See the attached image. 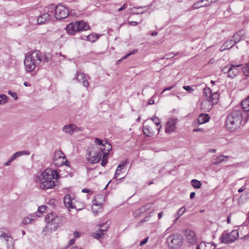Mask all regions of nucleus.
<instances>
[{
    "label": "nucleus",
    "instance_id": "obj_47",
    "mask_svg": "<svg viewBox=\"0 0 249 249\" xmlns=\"http://www.w3.org/2000/svg\"><path fill=\"white\" fill-rule=\"evenodd\" d=\"M175 87V85H172L171 86H169L167 88H166L165 89H163V90L162 91V92H161V94H163L165 91H167V90H171L172 89H173L174 87Z\"/></svg>",
    "mask_w": 249,
    "mask_h": 249
},
{
    "label": "nucleus",
    "instance_id": "obj_62",
    "mask_svg": "<svg viewBox=\"0 0 249 249\" xmlns=\"http://www.w3.org/2000/svg\"><path fill=\"white\" fill-rule=\"evenodd\" d=\"M143 133L145 135H147V136H150V135H149V134H148L147 133V132L148 131V128H146V127H144L143 128Z\"/></svg>",
    "mask_w": 249,
    "mask_h": 249
},
{
    "label": "nucleus",
    "instance_id": "obj_16",
    "mask_svg": "<svg viewBox=\"0 0 249 249\" xmlns=\"http://www.w3.org/2000/svg\"><path fill=\"white\" fill-rule=\"evenodd\" d=\"M76 126L74 124H70L69 125H65L63 127V131L66 133H69L71 135L75 132Z\"/></svg>",
    "mask_w": 249,
    "mask_h": 249
},
{
    "label": "nucleus",
    "instance_id": "obj_3",
    "mask_svg": "<svg viewBox=\"0 0 249 249\" xmlns=\"http://www.w3.org/2000/svg\"><path fill=\"white\" fill-rule=\"evenodd\" d=\"M45 220L46 225L44 230L52 232L55 231L58 227L64 224L66 222V218L63 215L51 213L46 215Z\"/></svg>",
    "mask_w": 249,
    "mask_h": 249
},
{
    "label": "nucleus",
    "instance_id": "obj_53",
    "mask_svg": "<svg viewBox=\"0 0 249 249\" xmlns=\"http://www.w3.org/2000/svg\"><path fill=\"white\" fill-rule=\"evenodd\" d=\"M127 4L126 3H124L121 7H120L118 10V11L120 12L122 11L124 9H125L127 8Z\"/></svg>",
    "mask_w": 249,
    "mask_h": 249
},
{
    "label": "nucleus",
    "instance_id": "obj_63",
    "mask_svg": "<svg viewBox=\"0 0 249 249\" xmlns=\"http://www.w3.org/2000/svg\"><path fill=\"white\" fill-rule=\"evenodd\" d=\"M146 211V209L144 207H143L140 209V210H139V213H144Z\"/></svg>",
    "mask_w": 249,
    "mask_h": 249
},
{
    "label": "nucleus",
    "instance_id": "obj_15",
    "mask_svg": "<svg viewBox=\"0 0 249 249\" xmlns=\"http://www.w3.org/2000/svg\"><path fill=\"white\" fill-rule=\"evenodd\" d=\"M245 35V32L243 30L238 31L232 36V40L234 44H237L241 40L244 39Z\"/></svg>",
    "mask_w": 249,
    "mask_h": 249
},
{
    "label": "nucleus",
    "instance_id": "obj_37",
    "mask_svg": "<svg viewBox=\"0 0 249 249\" xmlns=\"http://www.w3.org/2000/svg\"><path fill=\"white\" fill-rule=\"evenodd\" d=\"M243 72L246 76H249V62L247 63L245 67L242 68Z\"/></svg>",
    "mask_w": 249,
    "mask_h": 249
},
{
    "label": "nucleus",
    "instance_id": "obj_25",
    "mask_svg": "<svg viewBox=\"0 0 249 249\" xmlns=\"http://www.w3.org/2000/svg\"><path fill=\"white\" fill-rule=\"evenodd\" d=\"M217 0H199V1H198L197 2H196V3H195L193 4V5L192 6V9H196L197 8L203 7L204 6L203 5L202 3H203V2L205 1H210L209 2H215Z\"/></svg>",
    "mask_w": 249,
    "mask_h": 249
},
{
    "label": "nucleus",
    "instance_id": "obj_26",
    "mask_svg": "<svg viewBox=\"0 0 249 249\" xmlns=\"http://www.w3.org/2000/svg\"><path fill=\"white\" fill-rule=\"evenodd\" d=\"M197 119V122H199L201 124H203L209 121V116L207 114H201Z\"/></svg>",
    "mask_w": 249,
    "mask_h": 249
},
{
    "label": "nucleus",
    "instance_id": "obj_46",
    "mask_svg": "<svg viewBox=\"0 0 249 249\" xmlns=\"http://www.w3.org/2000/svg\"><path fill=\"white\" fill-rule=\"evenodd\" d=\"M19 154L18 152H17L15 153L12 156L10 159L12 160V161H14L15 160H16L17 158L19 157Z\"/></svg>",
    "mask_w": 249,
    "mask_h": 249
},
{
    "label": "nucleus",
    "instance_id": "obj_22",
    "mask_svg": "<svg viewBox=\"0 0 249 249\" xmlns=\"http://www.w3.org/2000/svg\"><path fill=\"white\" fill-rule=\"evenodd\" d=\"M228 158L229 157L228 156H224L223 155H220L214 160V161L213 162V164L214 165H218L223 161H227Z\"/></svg>",
    "mask_w": 249,
    "mask_h": 249
},
{
    "label": "nucleus",
    "instance_id": "obj_60",
    "mask_svg": "<svg viewBox=\"0 0 249 249\" xmlns=\"http://www.w3.org/2000/svg\"><path fill=\"white\" fill-rule=\"evenodd\" d=\"M31 219H29V218H25V219H24L23 220V224H27V223H28L30 222H31Z\"/></svg>",
    "mask_w": 249,
    "mask_h": 249
},
{
    "label": "nucleus",
    "instance_id": "obj_50",
    "mask_svg": "<svg viewBox=\"0 0 249 249\" xmlns=\"http://www.w3.org/2000/svg\"><path fill=\"white\" fill-rule=\"evenodd\" d=\"M183 88L184 89L189 91L190 93L193 91V89L190 86H184L183 87Z\"/></svg>",
    "mask_w": 249,
    "mask_h": 249
},
{
    "label": "nucleus",
    "instance_id": "obj_5",
    "mask_svg": "<svg viewBox=\"0 0 249 249\" xmlns=\"http://www.w3.org/2000/svg\"><path fill=\"white\" fill-rule=\"evenodd\" d=\"M166 243L170 248L178 249L182 244V236L178 233L171 234L166 238Z\"/></svg>",
    "mask_w": 249,
    "mask_h": 249
},
{
    "label": "nucleus",
    "instance_id": "obj_32",
    "mask_svg": "<svg viewBox=\"0 0 249 249\" xmlns=\"http://www.w3.org/2000/svg\"><path fill=\"white\" fill-rule=\"evenodd\" d=\"M204 95L206 97V99H208L210 96L212 95V92L210 88L206 87L203 90Z\"/></svg>",
    "mask_w": 249,
    "mask_h": 249
},
{
    "label": "nucleus",
    "instance_id": "obj_9",
    "mask_svg": "<svg viewBox=\"0 0 249 249\" xmlns=\"http://www.w3.org/2000/svg\"><path fill=\"white\" fill-rule=\"evenodd\" d=\"M184 234L186 237L188 242L191 245H194L196 242L197 238L195 233L191 230H185Z\"/></svg>",
    "mask_w": 249,
    "mask_h": 249
},
{
    "label": "nucleus",
    "instance_id": "obj_28",
    "mask_svg": "<svg viewBox=\"0 0 249 249\" xmlns=\"http://www.w3.org/2000/svg\"><path fill=\"white\" fill-rule=\"evenodd\" d=\"M241 105L245 111H249V96L242 102Z\"/></svg>",
    "mask_w": 249,
    "mask_h": 249
},
{
    "label": "nucleus",
    "instance_id": "obj_41",
    "mask_svg": "<svg viewBox=\"0 0 249 249\" xmlns=\"http://www.w3.org/2000/svg\"><path fill=\"white\" fill-rule=\"evenodd\" d=\"M231 64H228L227 65V66H226L225 67H224V68H223L221 70V71L224 73H228V74H229V72L230 71H229V67H230V65Z\"/></svg>",
    "mask_w": 249,
    "mask_h": 249
},
{
    "label": "nucleus",
    "instance_id": "obj_64",
    "mask_svg": "<svg viewBox=\"0 0 249 249\" xmlns=\"http://www.w3.org/2000/svg\"><path fill=\"white\" fill-rule=\"evenodd\" d=\"M245 189H246V187L245 186H243L238 190V192L239 193H241V192H243Z\"/></svg>",
    "mask_w": 249,
    "mask_h": 249
},
{
    "label": "nucleus",
    "instance_id": "obj_17",
    "mask_svg": "<svg viewBox=\"0 0 249 249\" xmlns=\"http://www.w3.org/2000/svg\"><path fill=\"white\" fill-rule=\"evenodd\" d=\"M112 148V146L111 144L108 142L107 141L103 143L102 147H100V152L103 154L107 153L108 156L109 152L110 150H111Z\"/></svg>",
    "mask_w": 249,
    "mask_h": 249
},
{
    "label": "nucleus",
    "instance_id": "obj_24",
    "mask_svg": "<svg viewBox=\"0 0 249 249\" xmlns=\"http://www.w3.org/2000/svg\"><path fill=\"white\" fill-rule=\"evenodd\" d=\"M219 98V94L217 92H214L212 93V95L208 99V101L210 102L212 105L216 104Z\"/></svg>",
    "mask_w": 249,
    "mask_h": 249
},
{
    "label": "nucleus",
    "instance_id": "obj_36",
    "mask_svg": "<svg viewBox=\"0 0 249 249\" xmlns=\"http://www.w3.org/2000/svg\"><path fill=\"white\" fill-rule=\"evenodd\" d=\"M63 154L61 151H57L54 153V155L53 158H56L57 159L61 160V159H64L65 158V156H64L63 157L61 156V155Z\"/></svg>",
    "mask_w": 249,
    "mask_h": 249
},
{
    "label": "nucleus",
    "instance_id": "obj_51",
    "mask_svg": "<svg viewBox=\"0 0 249 249\" xmlns=\"http://www.w3.org/2000/svg\"><path fill=\"white\" fill-rule=\"evenodd\" d=\"M19 154V156H21L22 155H30V153L28 151H20L18 152Z\"/></svg>",
    "mask_w": 249,
    "mask_h": 249
},
{
    "label": "nucleus",
    "instance_id": "obj_27",
    "mask_svg": "<svg viewBox=\"0 0 249 249\" xmlns=\"http://www.w3.org/2000/svg\"><path fill=\"white\" fill-rule=\"evenodd\" d=\"M10 234L8 230L5 228H0V239L3 240Z\"/></svg>",
    "mask_w": 249,
    "mask_h": 249
},
{
    "label": "nucleus",
    "instance_id": "obj_11",
    "mask_svg": "<svg viewBox=\"0 0 249 249\" xmlns=\"http://www.w3.org/2000/svg\"><path fill=\"white\" fill-rule=\"evenodd\" d=\"M242 66V64H231L229 67L230 70H229V71H230L228 74V77L231 78H233L235 77L239 72V70L238 68H241Z\"/></svg>",
    "mask_w": 249,
    "mask_h": 249
},
{
    "label": "nucleus",
    "instance_id": "obj_4",
    "mask_svg": "<svg viewBox=\"0 0 249 249\" xmlns=\"http://www.w3.org/2000/svg\"><path fill=\"white\" fill-rule=\"evenodd\" d=\"M42 53L38 50L33 51L27 54L24 59V63L28 72L33 71L36 67L42 62Z\"/></svg>",
    "mask_w": 249,
    "mask_h": 249
},
{
    "label": "nucleus",
    "instance_id": "obj_56",
    "mask_svg": "<svg viewBox=\"0 0 249 249\" xmlns=\"http://www.w3.org/2000/svg\"><path fill=\"white\" fill-rule=\"evenodd\" d=\"M121 173V171L120 170V169H116L114 178H116L118 176H119Z\"/></svg>",
    "mask_w": 249,
    "mask_h": 249
},
{
    "label": "nucleus",
    "instance_id": "obj_21",
    "mask_svg": "<svg viewBox=\"0 0 249 249\" xmlns=\"http://www.w3.org/2000/svg\"><path fill=\"white\" fill-rule=\"evenodd\" d=\"M99 38L98 34L92 33L88 36H85L82 37L83 40H87L91 42H95Z\"/></svg>",
    "mask_w": 249,
    "mask_h": 249
},
{
    "label": "nucleus",
    "instance_id": "obj_10",
    "mask_svg": "<svg viewBox=\"0 0 249 249\" xmlns=\"http://www.w3.org/2000/svg\"><path fill=\"white\" fill-rule=\"evenodd\" d=\"M178 122L177 118H171L166 124L165 132L166 133H171L176 129V124Z\"/></svg>",
    "mask_w": 249,
    "mask_h": 249
},
{
    "label": "nucleus",
    "instance_id": "obj_59",
    "mask_svg": "<svg viewBox=\"0 0 249 249\" xmlns=\"http://www.w3.org/2000/svg\"><path fill=\"white\" fill-rule=\"evenodd\" d=\"M75 241V239L74 238L71 239L68 242V245L71 246L73 245Z\"/></svg>",
    "mask_w": 249,
    "mask_h": 249
},
{
    "label": "nucleus",
    "instance_id": "obj_40",
    "mask_svg": "<svg viewBox=\"0 0 249 249\" xmlns=\"http://www.w3.org/2000/svg\"><path fill=\"white\" fill-rule=\"evenodd\" d=\"M58 160H59L57 159L56 158H53V162L54 164L57 167H59L62 165H63V163H64V161L63 160H62L60 163H59V162H58Z\"/></svg>",
    "mask_w": 249,
    "mask_h": 249
},
{
    "label": "nucleus",
    "instance_id": "obj_52",
    "mask_svg": "<svg viewBox=\"0 0 249 249\" xmlns=\"http://www.w3.org/2000/svg\"><path fill=\"white\" fill-rule=\"evenodd\" d=\"M56 203V200L55 199H51L48 202V204L51 206H54Z\"/></svg>",
    "mask_w": 249,
    "mask_h": 249
},
{
    "label": "nucleus",
    "instance_id": "obj_33",
    "mask_svg": "<svg viewBox=\"0 0 249 249\" xmlns=\"http://www.w3.org/2000/svg\"><path fill=\"white\" fill-rule=\"evenodd\" d=\"M55 6L53 4H51L48 7H45V11L51 15L55 9Z\"/></svg>",
    "mask_w": 249,
    "mask_h": 249
},
{
    "label": "nucleus",
    "instance_id": "obj_45",
    "mask_svg": "<svg viewBox=\"0 0 249 249\" xmlns=\"http://www.w3.org/2000/svg\"><path fill=\"white\" fill-rule=\"evenodd\" d=\"M138 49H134L133 51H132V52H130L129 53H128V54H126L124 57H123V58L125 59L128 56H130V55H132V54L137 53L138 52Z\"/></svg>",
    "mask_w": 249,
    "mask_h": 249
},
{
    "label": "nucleus",
    "instance_id": "obj_57",
    "mask_svg": "<svg viewBox=\"0 0 249 249\" xmlns=\"http://www.w3.org/2000/svg\"><path fill=\"white\" fill-rule=\"evenodd\" d=\"M73 235H74L75 238H78V237H79L81 236V233H80V232H79L78 231H75L73 232Z\"/></svg>",
    "mask_w": 249,
    "mask_h": 249
},
{
    "label": "nucleus",
    "instance_id": "obj_12",
    "mask_svg": "<svg viewBox=\"0 0 249 249\" xmlns=\"http://www.w3.org/2000/svg\"><path fill=\"white\" fill-rule=\"evenodd\" d=\"M78 81L82 83L83 86L87 88L89 85V82L85 75L83 72H77L75 77Z\"/></svg>",
    "mask_w": 249,
    "mask_h": 249
},
{
    "label": "nucleus",
    "instance_id": "obj_14",
    "mask_svg": "<svg viewBox=\"0 0 249 249\" xmlns=\"http://www.w3.org/2000/svg\"><path fill=\"white\" fill-rule=\"evenodd\" d=\"M52 15L46 12L41 15L37 18V23L38 24H42L47 21H49L51 19Z\"/></svg>",
    "mask_w": 249,
    "mask_h": 249
},
{
    "label": "nucleus",
    "instance_id": "obj_29",
    "mask_svg": "<svg viewBox=\"0 0 249 249\" xmlns=\"http://www.w3.org/2000/svg\"><path fill=\"white\" fill-rule=\"evenodd\" d=\"M185 211H186V209L184 207H181L178 211V212L176 213V217L175 219L174 220V223L176 222V221L178 219L179 217L181 216V215H182L185 212Z\"/></svg>",
    "mask_w": 249,
    "mask_h": 249
},
{
    "label": "nucleus",
    "instance_id": "obj_7",
    "mask_svg": "<svg viewBox=\"0 0 249 249\" xmlns=\"http://www.w3.org/2000/svg\"><path fill=\"white\" fill-rule=\"evenodd\" d=\"M69 14L67 8L59 3L55 7L54 18L57 20H61L66 18Z\"/></svg>",
    "mask_w": 249,
    "mask_h": 249
},
{
    "label": "nucleus",
    "instance_id": "obj_6",
    "mask_svg": "<svg viewBox=\"0 0 249 249\" xmlns=\"http://www.w3.org/2000/svg\"><path fill=\"white\" fill-rule=\"evenodd\" d=\"M238 237V232L236 230H233L228 233L225 231L221 235L219 240L221 243L228 244L234 242Z\"/></svg>",
    "mask_w": 249,
    "mask_h": 249
},
{
    "label": "nucleus",
    "instance_id": "obj_48",
    "mask_svg": "<svg viewBox=\"0 0 249 249\" xmlns=\"http://www.w3.org/2000/svg\"><path fill=\"white\" fill-rule=\"evenodd\" d=\"M200 124H201L199 122H197V119L193 121L192 124V126L194 127H198Z\"/></svg>",
    "mask_w": 249,
    "mask_h": 249
},
{
    "label": "nucleus",
    "instance_id": "obj_8",
    "mask_svg": "<svg viewBox=\"0 0 249 249\" xmlns=\"http://www.w3.org/2000/svg\"><path fill=\"white\" fill-rule=\"evenodd\" d=\"M103 154L100 151L95 152L92 153V152H89V157L87 158V160L91 164L98 163L101 159Z\"/></svg>",
    "mask_w": 249,
    "mask_h": 249
},
{
    "label": "nucleus",
    "instance_id": "obj_38",
    "mask_svg": "<svg viewBox=\"0 0 249 249\" xmlns=\"http://www.w3.org/2000/svg\"><path fill=\"white\" fill-rule=\"evenodd\" d=\"M128 163H129V160L128 159H126L125 161H123L121 163L119 164L117 166V169H120V170L122 171V170L124 169V167Z\"/></svg>",
    "mask_w": 249,
    "mask_h": 249
},
{
    "label": "nucleus",
    "instance_id": "obj_31",
    "mask_svg": "<svg viewBox=\"0 0 249 249\" xmlns=\"http://www.w3.org/2000/svg\"><path fill=\"white\" fill-rule=\"evenodd\" d=\"M192 185L196 189H199L201 186V183L200 181L196 179H192L191 180Z\"/></svg>",
    "mask_w": 249,
    "mask_h": 249
},
{
    "label": "nucleus",
    "instance_id": "obj_39",
    "mask_svg": "<svg viewBox=\"0 0 249 249\" xmlns=\"http://www.w3.org/2000/svg\"><path fill=\"white\" fill-rule=\"evenodd\" d=\"M7 102V97L4 94L0 95V105H2Z\"/></svg>",
    "mask_w": 249,
    "mask_h": 249
},
{
    "label": "nucleus",
    "instance_id": "obj_58",
    "mask_svg": "<svg viewBox=\"0 0 249 249\" xmlns=\"http://www.w3.org/2000/svg\"><path fill=\"white\" fill-rule=\"evenodd\" d=\"M155 95V94H154L153 96ZM153 97H152V98H150L149 101H148V104L149 105H153L154 104V99H153Z\"/></svg>",
    "mask_w": 249,
    "mask_h": 249
},
{
    "label": "nucleus",
    "instance_id": "obj_23",
    "mask_svg": "<svg viewBox=\"0 0 249 249\" xmlns=\"http://www.w3.org/2000/svg\"><path fill=\"white\" fill-rule=\"evenodd\" d=\"M76 23L78 25V32L87 30L89 28V25L82 20L76 21Z\"/></svg>",
    "mask_w": 249,
    "mask_h": 249
},
{
    "label": "nucleus",
    "instance_id": "obj_44",
    "mask_svg": "<svg viewBox=\"0 0 249 249\" xmlns=\"http://www.w3.org/2000/svg\"><path fill=\"white\" fill-rule=\"evenodd\" d=\"M8 94L10 95L14 99L16 100H18V96L16 92L9 91L8 92Z\"/></svg>",
    "mask_w": 249,
    "mask_h": 249
},
{
    "label": "nucleus",
    "instance_id": "obj_20",
    "mask_svg": "<svg viewBox=\"0 0 249 249\" xmlns=\"http://www.w3.org/2000/svg\"><path fill=\"white\" fill-rule=\"evenodd\" d=\"M3 240L5 241L7 249H14V241L10 234L7 236V237L4 238Z\"/></svg>",
    "mask_w": 249,
    "mask_h": 249
},
{
    "label": "nucleus",
    "instance_id": "obj_18",
    "mask_svg": "<svg viewBox=\"0 0 249 249\" xmlns=\"http://www.w3.org/2000/svg\"><path fill=\"white\" fill-rule=\"evenodd\" d=\"M64 203L66 207L70 209H73L74 206L72 204V199L71 196L70 194H67L64 197Z\"/></svg>",
    "mask_w": 249,
    "mask_h": 249
},
{
    "label": "nucleus",
    "instance_id": "obj_30",
    "mask_svg": "<svg viewBox=\"0 0 249 249\" xmlns=\"http://www.w3.org/2000/svg\"><path fill=\"white\" fill-rule=\"evenodd\" d=\"M52 59V55L50 53H45L42 56V61L43 63H48Z\"/></svg>",
    "mask_w": 249,
    "mask_h": 249
},
{
    "label": "nucleus",
    "instance_id": "obj_61",
    "mask_svg": "<svg viewBox=\"0 0 249 249\" xmlns=\"http://www.w3.org/2000/svg\"><path fill=\"white\" fill-rule=\"evenodd\" d=\"M210 1H205L202 3V4L204 6H209L210 4L212 3L213 2H209Z\"/></svg>",
    "mask_w": 249,
    "mask_h": 249
},
{
    "label": "nucleus",
    "instance_id": "obj_49",
    "mask_svg": "<svg viewBox=\"0 0 249 249\" xmlns=\"http://www.w3.org/2000/svg\"><path fill=\"white\" fill-rule=\"evenodd\" d=\"M46 207L45 206H40L38 208V212L42 213L44 212L46 210Z\"/></svg>",
    "mask_w": 249,
    "mask_h": 249
},
{
    "label": "nucleus",
    "instance_id": "obj_54",
    "mask_svg": "<svg viewBox=\"0 0 249 249\" xmlns=\"http://www.w3.org/2000/svg\"><path fill=\"white\" fill-rule=\"evenodd\" d=\"M148 237H146V238H144L143 240H142L140 242L139 245L141 246H142V245L146 244L148 241Z\"/></svg>",
    "mask_w": 249,
    "mask_h": 249
},
{
    "label": "nucleus",
    "instance_id": "obj_34",
    "mask_svg": "<svg viewBox=\"0 0 249 249\" xmlns=\"http://www.w3.org/2000/svg\"><path fill=\"white\" fill-rule=\"evenodd\" d=\"M100 229L99 231L104 234V232L106 231L109 228V225L107 223H103L100 225Z\"/></svg>",
    "mask_w": 249,
    "mask_h": 249
},
{
    "label": "nucleus",
    "instance_id": "obj_2",
    "mask_svg": "<svg viewBox=\"0 0 249 249\" xmlns=\"http://www.w3.org/2000/svg\"><path fill=\"white\" fill-rule=\"evenodd\" d=\"M242 110H233L226 118V127L229 131L234 132L240 128L243 121Z\"/></svg>",
    "mask_w": 249,
    "mask_h": 249
},
{
    "label": "nucleus",
    "instance_id": "obj_35",
    "mask_svg": "<svg viewBox=\"0 0 249 249\" xmlns=\"http://www.w3.org/2000/svg\"><path fill=\"white\" fill-rule=\"evenodd\" d=\"M102 161L101 163V164L102 166H105L107 163V153H104V154L102 155Z\"/></svg>",
    "mask_w": 249,
    "mask_h": 249
},
{
    "label": "nucleus",
    "instance_id": "obj_19",
    "mask_svg": "<svg viewBox=\"0 0 249 249\" xmlns=\"http://www.w3.org/2000/svg\"><path fill=\"white\" fill-rule=\"evenodd\" d=\"M235 44L233 42L232 39L227 40L224 44L221 47L220 51L222 52L227 49L232 48Z\"/></svg>",
    "mask_w": 249,
    "mask_h": 249
},
{
    "label": "nucleus",
    "instance_id": "obj_42",
    "mask_svg": "<svg viewBox=\"0 0 249 249\" xmlns=\"http://www.w3.org/2000/svg\"><path fill=\"white\" fill-rule=\"evenodd\" d=\"M103 141L102 140H101L98 138H96L94 140V142L96 144L100 145L101 147H102L103 144Z\"/></svg>",
    "mask_w": 249,
    "mask_h": 249
},
{
    "label": "nucleus",
    "instance_id": "obj_13",
    "mask_svg": "<svg viewBox=\"0 0 249 249\" xmlns=\"http://www.w3.org/2000/svg\"><path fill=\"white\" fill-rule=\"evenodd\" d=\"M66 30L68 34L71 35H73L77 32H78V25L77 24L76 21L74 23L71 22L67 25L66 27Z\"/></svg>",
    "mask_w": 249,
    "mask_h": 249
},
{
    "label": "nucleus",
    "instance_id": "obj_55",
    "mask_svg": "<svg viewBox=\"0 0 249 249\" xmlns=\"http://www.w3.org/2000/svg\"><path fill=\"white\" fill-rule=\"evenodd\" d=\"M205 242H201L200 243V244L197 246L196 249H201V248H203V247L205 246Z\"/></svg>",
    "mask_w": 249,
    "mask_h": 249
},
{
    "label": "nucleus",
    "instance_id": "obj_1",
    "mask_svg": "<svg viewBox=\"0 0 249 249\" xmlns=\"http://www.w3.org/2000/svg\"><path fill=\"white\" fill-rule=\"evenodd\" d=\"M60 177V175L55 170L47 168L40 175L36 176V181L40 183L41 189L46 190L54 188L55 182Z\"/></svg>",
    "mask_w": 249,
    "mask_h": 249
},
{
    "label": "nucleus",
    "instance_id": "obj_43",
    "mask_svg": "<svg viewBox=\"0 0 249 249\" xmlns=\"http://www.w3.org/2000/svg\"><path fill=\"white\" fill-rule=\"evenodd\" d=\"M103 235L104 234L102 232H100V231L99 230L97 232L95 233V235L93 237L95 238L99 239L100 238L102 237Z\"/></svg>",
    "mask_w": 249,
    "mask_h": 249
}]
</instances>
